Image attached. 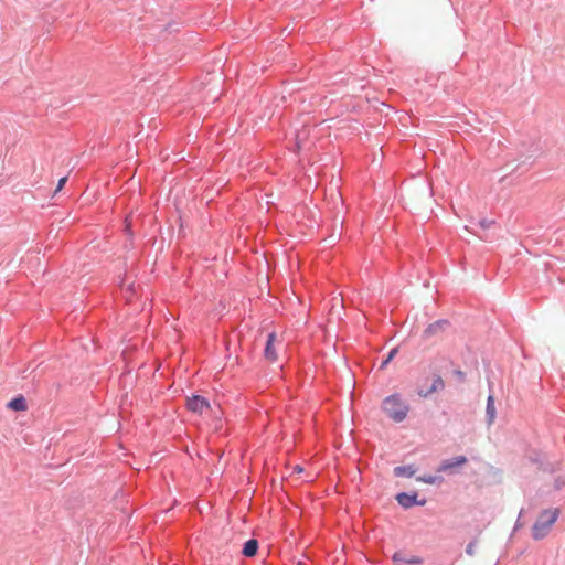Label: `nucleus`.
Here are the masks:
<instances>
[{"mask_svg": "<svg viewBox=\"0 0 565 565\" xmlns=\"http://www.w3.org/2000/svg\"><path fill=\"white\" fill-rule=\"evenodd\" d=\"M381 409L388 419L399 424L407 418L411 406L401 393H393L382 401Z\"/></svg>", "mask_w": 565, "mask_h": 565, "instance_id": "nucleus-1", "label": "nucleus"}, {"mask_svg": "<svg viewBox=\"0 0 565 565\" xmlns=\"http://www.w3.org/2000/svg\"><path fill=\"white\" fill-rule=\"evenodd\" d=\"M558 515V509L543 510L532 526L533 540L540 541L545 539L548 535L552 525L557 521Z\"/></svg>", "mask_w": 565, "mask_h": 565, "instance_id": "nucleus-2", "label": "nucleus"}, {"mask_svg": "<svg viewBox=\"0 0 565 565\" xmlns=\"http://www.w3.org/2000/svg\"><path fill=\"white\" fill-rule=\"evenodd\" d=\"M527 460L535 465L539 470L547 473H555L559 470V462H551L544 454L537 450H532L527 455Z\"/></svg>", "mask_w": 565, "mask_h": 565, "instance_id": "nucleus-3", "label": "nucleus"}, {"mask_svg": "<svg viewBox=\"0 0 565 565\" xmlns=\"http://www.w3.org/2000/svg\"><path fill=\"white\" fill-rule=\"evenodd\" d=\"M395 500L397 503L405 510L411 509L414 505H425L426 499H418V492L412 491V492H398L395 495Z\"/></svg>", "mask_w": 565, "mask_h": 565, "instance_id": "nucleus-4", "label": "nucleus"}, {"mask_svg": "<svg viewBox=\"0 0 565 565\" xmlns=\"http://www.w3.org/2000/svg\"><path fill=\"white\" fill-rule=\"evenodd\" d=\"M210 407V401L202 395L193 394L186 398V409L191 413L202 415Z\"/></svg>", "mask_w": 565, "mask_h": 565, "instance_id": "nucleus-5", "label": "nucleus"}, {"mask_svg": "<svg viewBox=\"0 0 565 565\" xmlns=\"http://www.w3.org/2000/svg\"><path fill=\"white\" fill-rule=\"evenodd\" d=\"M468 462V458L463 455L456 456L449 459H445L440 462L437 468V472H449L456 473V468L463 466Z\"/></svg>", "mask_w": 565, "mask_h": 565, "instance_id": "nucleus-6", "label": "nucleus"}, {"mask_svg": "<svg viewBox=\"0 0 565 565\" xmlns=\"http://www.w3.org/2000/svg\"><path fill=\"white\" fill-rule=\"evenodd\" d=\"M450 327V321L448 319H438L431 323H429L424 332H423V337L425 339H429L431 337H435L437 334H440L443 333L444 331H446L448 328Z\"/></svg>", "mask_w": 565, "mask_h": 565, "instance_id": "nucleus-7", "label": "nucleus"}, {"mask_svg": "<svg viewBox=\"0 0 565 565\" xmlns=\"http://www.w3.org/2000/svg\"><path fill=\"white\" fill-rule=\"evenodd\" d=\"M277 339L276 332H269L267 334L265 348H264V358L269 362H276L278 359V354L275 350V341Z\"/></svg>", "mask_w": 565, "mask_h": 565, "instance_id": "nucleus-8", "label": "nucleus"}, {"mask_svg": "<svg viewBox=\"0 0 565 565\" xmlns=\"http://www.w3.org/2000/svg\"><path fill=\"white\" fill-rule=\"evenodd\" d=\"M445 388V382L443 380V377L440 375H435L434 379H433V383L431 385L429 386V388H427L426 391L424 390H418L417 391V394L423 397V398H427L429 397L431 394L436 393V392H440Z\"/></svg>", "mask_w": 565, "mask_h": 565, "instance_id": "nucleus-9", "label": "nucleus"}, {"mask_svg": "<svg viewBox=\"0 0 565 565\" xmlns=\"http://www.w3.org/2000/svg\"><path fill=\"white\" fill-rule=\"evenodd\" d=\"M7 408L14 412H24L28 409L26 398L22 394H19L8 402Z\"/></svg>", "mask_w": 565, "mask_h": 565, "instance_id": "nucleus-10", "label": "nucleus"}, {"mask_svg": "<svg viewBox=\"0 0 565 565\" xmlns=\"http://www.w3.org/2000/svg\"><path fill=\"white\" fill-rule=\"evenodd\" d=\"M259 543L256 539L252 537L243 544L242 555L245 557H254L258 553Z\"/></svg>", "mask_w": 565, "mask_h": 565, "instance_id": "nucleus-11", "label": "nucleus"}, {"mask_svg": "<svg viewBox=\"0 0 565 565\" xmlns=\"http://www.w3.org/2000/svg\"><path fill=\"white\" fill-rule=\"evenodd\" d=\"M497 416V409L494 405V397L493 395H489L487 398V405H486V420L487 424L490 426L493 424Z\"/></svg>", "mask_w": 565, "mask_h": 565, "instance_id": "nucleus-12", "label": "nucleus"}, {"mask_svg": "<svg viewBox=\"0 0 565 565\" xmlns=\"http://www.w3.org/2000/svg\"><path fill=\"white\" fill-rule=\"evenodd\" d=\"M417 468L414 465L397 466L393 473L395 477L412 478L415 476Z\"/></svg>", "mask_w": 565, "mask_h": 565, "instance_id": "nucleus-13", "label": "nucleus"}, {"mask_svg": "<svg viewBox=\"0 0 565 565\" xmlns=\"http://www.w3.org/2000/svg\"><path fill=\"white\" fill-rule=\"evenodd\" d=\"M416 481L427 483V484H436L441 483L444 478L441 476H433V475H423L416 476Z\"/></svg>", "mask_w": 565, "mask_h": 565, "instance_id": "nucleus-14", "label": "nucleus"}, {"mask_svg": "<svg viewBox=\"0 0 565 565\" xmlns=\"http://www.w3.org/2000/svg\"><path fill=\"white\" fill-rule=\"evenodd\" d=\"M407 555L401 551L395 552L392 556V561L395 565H407Z\"/></svg>", "mask_w": 565, "mask_h": 565, "instance_id": "nucleus-15", "label": "nucleus"}, {"mask_svg": "<svg viewBox=\"0 0 565 565\" xmlns=\"http://www.w3.org/2000/svg\"><path fill=\"white\" fill-rule=\"evenodd\" d=\"M398 349L397 348H393L390 350V352L387 353L386 358L381 362L380 364V370H384L388 363L394 359V356L396 355Z\"/></svg>", "mask_w": 565, "mask_h": 565, "instance_id": "nucleus-16", "label": "nucleus"}, {"mask_svg": "<svg viewBox=\"0 0 565 565\" xmlns=\"http://www.w3.org/2000/svg\"><path fill=\"white\" fill-rule=\"evenodd\" d=\"M477 224L482 230H489L490 227L495 225V221L483 217V218H480Z\"/></svg>", "mask_w": 565, "mask_h": 565, "instance_id": "nucleus-17", "label": "nucleus"}, {"mask_svg": "<svg viewBox=\"0 0 565 565\" xmlns=\"http://www.w3.org/2000/svg\"><path fill=\"white\" fill-rule=\"evenodd\" d=\"M563 487H565V475H559L554 479L553 488L559 491Z\"/></svg>", "mask_w": 565, "mask_h": 565, "instance_id": "nucleus-18", "label": "nucleus"}, {"mask_svg": "<svg viewBox=\"0 0 565 565\" xmlns=\"http://www.w3.org/2000/svg\"><path fill=\"white\" fill-rule=\"evenodd\" d=\"M423 563H424V559L416 555H412L407 559V564H412V565H420Z\"/></svg>", "mask_w": 565, "mask_h": 565, "instance_id": "nucleus-19", "label": "nucleus"}, {"mask_svg": "<svg viewBox=\"0 0 565 565\" xmlns=\"http://www.w3.org/2000/svg\"><path fill=\"white\" fill-rule=\"evenodd\" d=\"M454 375L460 383L466 381V373L459 369L454 371Z\"/></svg>", "mask_w": 565, "mask_h": 565, "instance_id": "nucleus-20", "label": "nucleus"}, {"mask_svg": "<svg viewBox=\"0 0 565 565\" xmlns=\"http://www.w3.org/2000/svg\"><path fill=\"white\" fill-rule=\"evenodd\" d=\"M475 548H476V543L473 541L469 542L466 546V553L470 556H473L475 555Z\"/></svg>", "mask_w": 565, "mask_h": 565, "instance_id": "nucleus-21", "label": "nucleus"}, {"mask_svg": "<svg viewBox=\"0 0 565 565\" xmlns=\"http://www.w3.org/2000/svg\"><path fill=\"white\" fill-rule=\"evenodd\" d=\"M66 182H67V177H62V178L58 180V182H57V185H56L55 192L61 191V190L64 188V185H65V183H66Z\"/></svg>", "mask_w": 565, "mask_h": 565, "instance_id": "nucleus-22", "label": "nucleus"}, {"mask_svg": "<svg viewBox=\"0 0 565 565\" xmlns=\"http://www.w3.org/2000/svg\"><path fill=\"white\" fill-rule=\"evenodd\" d=\"M522 514H523V509H521V511L519 513V518H518V520H516V522L514 524L513 532H516L522 526V524L520 522V519H521Z\"/></svg>", "mask_w": 565, "mask_h": 565, "instance_id": "nucleus-23", "label": "nucleus"}, {"mask_svg": "<svg viewBox=\"0 0 565 565\" xmlns=\"http://www.w3.org/2000/svg\"><path fill=\"white\" fill-rule=\"evenodd\" d=\"M302 470H303V469H302V467H300V466H296V467H295V471H297V472H301Z\"/></svg>", "mask_w": 565, "mask_h": 565, "instance_id": "nucleus-24", "label": "nucleus"}, {"mask_svg": "<svg viewBox=\"0 0 565 565\" xmlns=\"http://www.w3.org/2000/svg\"><path fill=\"white\" fill-rule=\"evenodd\" d=\"M126 230H127V232H128V234H129V235H132V231L130 230V227H129V226H127V228H126Z\"/></svg>", "mask_w": 565, "mask_h": 565, "instance_id": "nucleus-25", "label": "nucleus"}]
</instances>
